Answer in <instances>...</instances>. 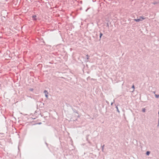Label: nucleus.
Masks as SVG:
<instances>
[{
    "instance_id": "nucleus-1",
    "label": "nucleus",
    "mask_w": 159,
    "mask_h": 159,
    "mask_svg": "<svg viewBox=\"0 0 159 159\" xmlns=\"http://www.w3.org/2000/svg\"><path fill=\"white\" fill-rule=\"evenodd\" d=\"M145 18L143 17L140 16L139 19H134V20L136 22H139L141 21L144 20Z\"/></svg>"
},
{
    "instance_id": "nucleus-9",
    "label": "nucleus",
    "mask_w": 159,
    "mask_h": 159,
    "mask_svg": "<svg viewBox=\"0 0 159 159\" xmlns=\"http://www.w3.org/2000/svg\"><path fill=\"white\" fill-rule=\"evenodd\" d=\"M36 17V16H33V18H35V17Z\"/></svg>"
},
{
    "instance_id": "nucleus-8",
    "label": "nucleus",
    "mask_w": 159,
    "mask_h": 159,
    "mask_svg": "<svg viewBox=\"0 0 159 159\" xmlns=\"http://www.w3.org/2000/svg\"><path fill=\"white\" fill-rule=\"evenodd\" d=\"M132 88H133L134 89V85H133L132 87Z\"/></svg>"
},
{
    "instance_id": "nucleus-2",
    "label": "nucleus",
    "mask_w": 159,
    "mask_h": 159,
    "mask_svg": "<svg viewBox=\"0 0 159 159\" xmlns=\"http://www.w3.org/2000/svg\"><path fill=\"white\" fill-rule=\"evenodd\" d=\"M44 93L45 94V96L47 98H48V93L47 91L46 90H45L44 91Z\"/></svg>"
},
{
    "instance_id": "nucleus-3",
    "label": "nucleus",
    "mask_w": 159,
    "mask_h": 159,
    "mask_svg": "<svg viewBox=\"0 0 159 159\" xmlns=\"http://www.w3.org/2000/svg\"><path fill=\"white\" fill-rule=\"evenodd\" d=\"M150 154V152L149 151H147L146 152V155L148 156Z\"/></svg>"
},
{
    "instance_id": "nucleus-7",
    "label": "nucleus",
    "mask_w": 159,
    "mask_h": 159,
    "mask_svg": "<svg viewBox=\"0 0 159 159\" xmlns=\"http://www.w3.org/2000/svg\"><path fill=\"white\" fill-rule=\"evenodd\" d=\"M102 33H100V38L101 39V38L102 36Z\"/></svg>"
},
{
    "instance_id": "nucleus-5",
    "label": "nucleus",
    "mask_w": 159,
    "mask_h": 159,
    "mask_svg": "<svg viewBox=\"0 0 159 159\" xmlns=\"http://www.w3.org/2000/svg\"><path fill=\"white\" fill-rule=\"evenodd\" d=\"M142 111L143 112H145V111H146V109H145V108H143L142 109Z\"/></svg>"
},
{
    "instance_id": "nucleus-4",
    "label": "nucleus",
    "mask_w": 159,
    "mask_h": 159,
    "mask_svg": "<svg viewBox=\"0 0 159 159\" xmlns=\"http://www.w3.org/2000/svg\"><path fill=\"white\" fill-rule=\"evenodd\" d=\"M104 145H103L102 147V152H103V150H104Z\"/></svg>"
},
{
    "instance_id": "nucleus-6",
    "label": "nucleus",
    "mask_w": 159,
    "mask_h": 159,
    "mask_svg": "<svg viewBox=\"0 0 159 159\" xmlns=\"http://www.w3.org/2000/svg\"><path fill=\"white\" fill-rule=\"evenodd\" d=\"M155 96L157 98L159 97V95L155 94Z\"/></svg>"
}]
</instances>
